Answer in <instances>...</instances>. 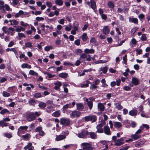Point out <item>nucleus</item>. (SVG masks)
<instances>
[{
	"label": "nucleus",
	"instance_id": "f257e3e1",
	"mask_svg": "<svg viewBox=\"0 0 150 150\" xmlns=\"http://www.w3.org/2000/svg\"><path fill=\"white\" fill-rule=\"evenodd\" d=\"M80 146L83 150H92L93 149L92 145L88 142L82 143Z\"/></svg>",
	"mask_w": 150,
	"mask_h": 150
},
{
	"label": "nucleus",
	"instance_id": "f03ea898",
	"mask_svg": "<svg viewBox=\"0 0 150 150\" xmlns=\"http://www.w3.org/2000/svg\"><path fill=\"white\" fill-rule=\"evenodd\" d=\"M83 119L87 122L91 121V122H95L97 119V117L96 116L94 115H90L88 116L85 117Z\"/></svg>",
	"mask_w": 150,
	"mask_h": 150
},
{
	"label": "nucleus",
	"instance_id": "7ed1b4c3",
	"mask_svg": "<svg viewBox=\"0 0 150 150\" xmlns=\"http://www.w3.org/2000/svg\"><path fill=\"white\" fill-rule=\"evenodd\" d=\"M102 123H100L97 125L96 127L97 130L96 131V133H102L103 132V129L102 128L103 125L105 124V122L103 120V122H101Z\"/></svg>",
	"mask_w": 150,
	"mask_h": 150
},
{
	"label": "nucleus",
	"instance_id": "20e7f679",
	"mask_svg": "<svg viewBox=\"0 0 150 150\" xmlns=\"http://www.w3.org/2000/svg\"><path fill=\"white\" fill-rule=\"evenodd\" d=\"M28 127L27 126H20L18 129L17 134L18 135L20 136L21 135L25 133V131L28 129Z\"/></svg>",
	"mask_w": 150,
	"mask_h": 150
},
{
	"label": "nucleus",
	"instance_id": "39448f33",
	"mask_svg": "<svg viewBox=\"0 0 150 150\" xmlns=\"http://www.w3.org/2000/svg\"><path fill=\"white\" fill-rule=\"evenodd\" d=\"M60 123L64 126L69 125L70 124V120L69 119L66 118H61L60 119Z\"/></svg>",
	"mask_w": 150,
	"mask_h": 150
},
{
	"label": "nucleus",
	"instance_id": "423d86ee",
	"mask_svg": "<svg viewBox=\"0 0 150 150\" xmlns=\"http://www.w3.org/2000/svg\"><path fill=\"white\" fill-rule=\"evenodd\" d=\"M36 117L34 115L33 112H31L27 115V120L29 121H32L35 119Z\"/></svg>",
	"mask_w": 150,
	"mask_h": 150
},
{
	"label": "nucleus",
	"instance_id": "0eeeda50",
	"mask_svg": "<svg viewBox=\"0 0 150 150\" xmlns=\"http://www.w3.org/2000/svg\"><path fill=\"white\" fill-rule=\"evenodd\" d=\"M88 132L87 130H83L78 134V137L80 138H84L88 134Z\"/></svg>",
	"mask_w": 150,
	"mask_h": 150
},
{
	"label": "nucleus",
	"instance_id": "6e6552de",
	"mask_svg": "<svg viewBox=\"0 0 150 150\" xmlns=\"http://www.w3.org/2000/svg\"><path fill=\"white\" fill-rule=\"evenodd\" d=\"M81 114V112L76 110L73 111L70 114V117L72 118L75 117H78L80 116Z\"/></svg>",
	"mask_w": 150,
	"mask_h": 150
},
{
	"label": "nucleus",
	"instance_id": "1a4fd4ad",
	"mask_svg": "<svg viewBox=\"0 0 150 150\" xmlns=\"http://www.w3.org/2000/svg\"><path fill=\"white\" fill-rule=\"evenodd\" d=\"M124 138H121L120 139L115 141L114 145L115 146H120L124 144L125 142L123 141Z\"/></svg>",
	"mask_w": 150,
	"mask_h": 150
},
{
	"label": "nucleus",
	"instance_id": "9d476101",
	"mask_svg": "<svg viewBox=\"0 0 150 150\" xmlns=\"http://www.w3.org/2000/svg\"><path fill=\"white\" fill-rule=\"evenodd\" d=\"M103 132L106 135H110L111 134V132L109 127L108 126H105L103 128Z\"/></svg>",
	"mask_w": 150,
	"mask_h": 150
},
{
	"label": "nucleus",
	"instance_id": "9b49d317",
	"mask_svg": "<svg viewBox=\"0 0 150 150\" xmlns=\"http://www.w3.org/2000/svg\"><path fill=\"white\" fill-rule=\"evenodd\" d=\"M96 132H88V135H89V137L93 139H96L97 138V135Z\"/></svg>",
	"mask_w": 150,
	"mask_h": 150
},
{
	"label": "nucleus",
	"instance_id": "f8f14e48",
	"mask_svg": "<svg viewBox=\"0 0 150 150\" xmlns=\"http://www.w3.org/2000/svg\"><path fill=\"white\" fill-rule=\"evenodd\" d=\"M42 128L41 127H38L35 129L36 132H38L39 135L41 136L44 135L45 133L42 130Z\"/></svg>",
	"mask_w": 150,
	"mask_h": 150
},
{
	"label": "nucleus",
	"instance_id": "ddd939ff",
	"mask_svg": "<svg viewBox=\"0 0 150 150\" xmlns=\"http://www.w3.org/2000/svg\"><path fill=\"white\" fill-rule=\"evenodd\" d=\"M66 138V137L65 135H63L62 134L56 135L55 139L57 141H59L64 139Z\"/></svg>",
	"mask_w": 150,
	"mask_h": 150
},
{
	"label": "nucleus",
	"instance_id": "4468645a",
	"mask_svg": "<svg viewBox=\"0 0 150 150\" xmlns=\"http://www.w3.org/2000/svg\"><path fill=\"white\" fill-rule=\"evenodd\" d=\"M9 22L10 23L11 25L13 27H16L18 24V21L15 19L10 20Z\"/></svg>",
	"mask_w": 150,
	"mask_h": 150
},
{
	"label": "nucleus",
	"instance_id": "2eb2a0df",
	"mask_svg": "<svg viewBox=\"0 0 150 150\" xmlns=\"http://www.w3.org/2000/svg\"><path fill=\"white\" fill-rule=\"evenodd\" d=\"M55 85L54 88L56 90H59L60 87L62 85V83L61 82L57 81L55 82L54 83Z\"/></svg>",
	"mask_w": 150,
	"mask_h": 150
},
{
	"label": "nucleus",
	"instance_id": "dca6fc26",
	"mask_svg": "<svg viewBox=\"0 0 150 150\" xmlns=\"http://www.w3.org/2000/svg\"><path fill=\"white\" fill-rule=\"evenodd\" d=\"M105 108L104 105L102 103H99L98 104V109L100 111H103Z\"/></svg>",
	"mask_w": 150,
	"mask_h": 150
},
{
	"label": "nucleus",
	"instance_id": "f3484780",
	"mask_svg": "<svg viewBox=\"0 0 150 150\" xmlns=\"http://www.w3.org/2000/svg\"><path fill=\"white\" fill-rule=\"evenodd\" d=\"M129 20L130 23H133L135 24H137L138 23V20L136 18L130 17L129 18Z\"/></svg>",
	"mask_w": 150,
	"mask_h": 150
},
{
	"label": "nucleus",
	"instance_id": "a211bd4d",
	"mask_svg": "<svg viewBox=\"0 0 150 150\" xmlns=\"http://www.w3.org/2000/svg\"><path fill=\"white\" fill-rule=\"evenodd\" d=\"M114 126L116 128H119L122 127V125L121 123L118 122H113Z\"/></svg>",
	"mask_w": 150,
	"mask_h": 150
},
{
	"label": "nucleus",
	"instance_id": "6ab92c4d",
	"mask_svg": "<svg viewBox=\"0 0 150 150\" xmlns=\"http://www.w3.org/2000/svg\"><path fill=\"white\" fill-rule=\"evenodd\" d=\"M131 137L133 139L135 140L140 138L141 136L140 134H138L135 133L131 136Z\"/></svg>",
	"mask_w": 150,
	"mask_h": 150
},
{
	"label": "nucleus",
	"instance_id": "aec40b11",
	"mask_svg": "<svg viewBox=\"0 0 150 150\" xmlns=\"http://www.w3.org/2000/svg\"><path fill=\"white\" fill-rule=\"evenodd\" d=\"M25 29L24 28H23L21 26H18L16 27L15 30L16 32H20L21 31H25Z\"/></svg>",
	"mask_w": 150,
	"mask_h": 150
},
{
	"label": "nucleus",
	"instance_id": "412c9836",
	"mask_svg": "<svg viewBox=\"0 0 150 150\" xmlns=\"http://www.w3.org/2000/svg\"><path fill=\"white\" fill-rule=\"evenodd\" d=\"M77 109L79 111H82L84 108V106L82 103H77L76 104Z\"/></svg>",
	"mask_w": 150,
	"mask_h": 150
},
{
	"label": "nucleus",
	"instance_id": "4be33fe9",
	"mask_svg": "<svg viewBox=\"0 0 150 150\" xmlns=\"http://www.w3.org/2000/svg\"><path fill=\"white\" fill-rule=\"evenodd\" d=\"M103 33L105 35L108 34L110 31L108 27V26H104L103 29Z\"/></svg>",
	"mask_w": 150,
	"mask_h": 150
},
{
	"label": "nucleus",
	"instance_id": "5701e85b",
	"mask_svg": "<svg viewBox=\"0 0 150 150\" xmlns=\"http://www.w3.org/2000/svg\"><path fill=\"white\" fill-rule=\"evenodd\" d=\"M2 29L4 33L6 34L7 33L8 35L10 34V30H9V28H8L6 26H4L2 28Z\"/></svg>",
	"mask_w": 150,
	"mask_h": 150
},
{
	"label": "nucleus",
	"instance_id": "b1692460",
	"mask_svg": "<svg viewBox=\"0 0 150 150\" xmlns=\"http://www.w3.org/2000/svg\"><path fill=\"white\" fill-rule=\"evenodd\" d=\"M84 52L86 54H93L94 52V50L92 49H89L86 48L85 49Z\"/></svg>",
	"mask_w": 150,
	"mask_h": 150
},
{
	"label": "nucleus",
	"instance_id": "393cba45",
	"mask_svg": "<svg viewBox=\"0 0 150 150\" xmlns=\"http://www.w3.org/2000/svg\"><path fill=\"white\" fill-rule=\"evenodd\" d=\"M108 6L110 8L113 9L115 7V5L113 2L109 1L108 2Z\"/></svg>",
	"mask_w": 150,
	"mask_h": 150
},
{
	"label": "nucleus",
	"instance_id": "a878e982",
	"mask_svg": "<svg viewBox=\"0 0 150 150\" xmlns=\"http://www.w3.org/2000/svg\"><path fill=\"white\" fill-rule=\"evenodd\" d=\"M137 110H132L129 112V114L132 116H134L137 115Z\"/></svg>",
	"mask_w": 150,
	"mask_h": 150
},
{
	"label": "nucleus",
	"instance_id": "bb28decb",
	"mask_svg": "<svg viewBox=\"0 0 150 150\" xmlns=\"http://www.w3.org/2000/svg\"><path fill=\"white\" fill-rule=\"evenodd\" d=\"M132 82L135 85H137L139 83V80L138 79L135 77L132 78Z\"/></svg>",
	"mask_w": 150,
	"mask_h": 150
},
{
	"label": "nucleus",
	"instance_id": "cd10ccee",
	"mask_svg": "<svg viewBox=\"0 0 150 150\" xmlns=\"http://www.w3.org/2000/svg\"><path fill=\"white\" fill-rule=\"evenodd\" d=\"M115 108L118 110L122 109L123 108V107L121 105L120 103H116L114 104Z\"/></svg>",
	"mask_w": 150,
	"mask_h": 150
},
{
	"label": "nucleus",
	"instance_id": "c85d7f7f",
	"mask_svg": "<svg viewBox=\"0 0 150 150\" xmlns=\"http://www.w3.org/2000/svg\"><path fill=\"white\" fill-rule=\"evenodd\" d=\"M91 8L93 10L95 9L96 8V5L95 1L94 0H91Z\"/></svg>",
	"mask_w": 150,
	"mask_h": 150
},
{
	"label": "nucleus",
	"instance_id": "c756f323",
	"mask_svg": "<svg viewBox=\"0 0 150 150\" xmlns=\"http://www.w3.org/2000/svg\"><path fill=\"white\" fill-rule=\"evenodd\" d=\"M68 74L66 73H62L60 74L59 76V77L62 78H66L67 77Z\"/></svg>",
	"mask_w": 150,
	"mask_h": 150
},
{
	"label": "nucleus",
	"instance_id": "7c9ffc66",
	"mask_svg": "<svg viewBox=\"0 0 150 150\" xmlns=\"http://www.w3.org/2000/svg\"><path fill=\"white\" fill-rule=\"evenodd\" d=\"M81 38L83 41H86L88 38V37L86 33H84L81 35Z\"/></svg>",
	"mask_w": 150,
	"mask_h": 150
},
{
	"label": "nucleus",
	"instance_id": "2f4dec72",
	"mask_svg": "<svg viewBox=\"0 0 150 150\" xmlns=\"http://www.w3.org/2000/svg\"><path fill=\"white\" fill-rule=\"evenodd\" d=\"M144 128H145L146 129H149V127L148 125L146 124H143L140 127V128L143 130Z\"/></svg>",
	"mask_w": 150,
	"mask_h": 150
},
{
	"label": "nucleus",
	"instance_id": "473e14b6",
	"mask_svg": "<svg viewBox=\"0 0 150 150\" xmlns=\"http://www.w3.org/2000/svg\"><path fill=\"white\" fill-rule=\"evenodd\" d=\"M86 84H81V88L87 87L88 86V84L91 83L88 80L86 81Z\"/></svg>",
	"mask_w": 150,
	"mask_h": 150
},
{
	"label": "nucleus",
	"instance_id": "72a5a7b5",
	"mask_svg": "<svg viewBox=\"0 0 150 150\" xmlns=\"http://www.w3.org/2000/svg\"><path fill=\"white\" fill-rule=\"evenodd\" d=\"M52 115L54 117H58L60 115V111H55L53 113Z\"/></svg>",
	"mask_w": 150,
	"mask_h": 150
},
{
	"label": "nucleus",
	"instance_id": "f704fd0d",
	"mask_svg": "<svg viewBox=\"0 0 150 150\" xmlns=\"http://www.w3.org/2000/svg\"><path fill=\"white\" fill-rule=\"evenodd\" d=\"M100 143L103 145H105V148H104L103 150H106L108 147V146L105 140L101 141H100Z\"/></svg>",
	"mask_w": 150,
	"mask_h": 150
},
{
	"label": "nucleus",
	"instance_id": "c9c22d12",
	"mask_svg": "<svg viewBox=\"0 0 150 150\" xmlns=\"http://www.w3.org/2000/svg\"><path fill=\"white\" fill-rule=\"evenodd\" d=\"M53 108L52 106L47 107L46 108V111L49 113H51L53 111V110L52 109Z\"/></svg>",
	"mask_w": 150,
	"mask_h": 150
},
{
	"label": "nucleus",
	"instance_id": "e433bc0d",
	"mask_svg": "<svg viewBox=\"0 0 150 150\" xmlns=\"http://www.w3.org/2000/svg\"><path fill=\"white\" fill-rule=\"evenodd\" d=\"M8 126V124L7 123L5 122L4 121L1 120L0 121V126H1L2 127H6Z\"/></svg>",
	"mask_w": 150,
	"mask_h": 150
},
{
	"label": "nucleus",
	"instance_id": "4c0bfd02",
	"mask_svg": "<svg viewBox=\"0 0 150 150\" xmlns=\"http://www.w3.org/2000/svg\"><path fill=\"white\" fill-rule=\"evenodd\" d=\"M29 74L31 75L37 76L38 74L35 71L33 70H30L29 72Z\"/></svg>",
	"mask_w": 150,
	"mask_h": 150
},
{
	"label": "nucleus",
	"instance_id": "58836bf2",
	"mask_svg": "<svg viewBox=\"0 0 150 150\" xmlns=\"http://www.w3.org/2000/svg\"><path fill=\"white\" fill-rule=\"evenodd\" d=\"M2 93L3 96L5 97H9L11 95V94L5 91H3Z\"/></svg>",
	"mask_w": 150,
	"mask_h": 150
},
{
	"label": "nucleus",
	"instance_id": "ea45409f",
	"mask_svg": "<svg viewBox=\"0 0 150 150\" xmlns=\"http://www.w3.org/2000/svg\"><path fill=\"white\" fill-rule=\"evenodd\" d=\"M100 71H102L105 74L107 71L108 68L106 67H101L100 69Z\"/></svg>",
	"mask_w": 150,
	"mask_h": 150
},
{
	"label": "nucleus",
	"instance_id": "a19ab883",
	"mask_svg": "<svg viewBox=\"0 0 150 150\" xmlns=\"http://www.w3.org/2000/svg\"><path fill=\"white\" fill-rule=\"evenodd\" d=\"M41 108H44L46 106V104L43 102H40L38 105Z\"/></svg>",
	"mask_w": 150,
	"mask_h": 150
},
{
	"label": "nucleus",
	"instance_id": "79ce46f5",
	"mask_svg": "<svg viewBox=\"0 0 150 150\" xmlns=\"http://www.w3.org/2000/svg\"><path fill=\"white\" fill-rule=\"evenodd\" d=\"M55 3L59 6H62L63 4V2L62 0H56Z\"/></svg>",
	"mask_w": 150,
	"mask_h": 150
},
{
	"label": "nucleus",
	"instance_id": "37998d69",
	"mask_svg": "<svg viewBox=\"0 0 150 150\" xmlns=\"http://www.w3.org/2000/svg\"><path fill=\"white\" fill-rule=\"evenodd\" d=\"M25 46L27 47L31 48L33 47L32 43L31 42H27L25 44Z\"/></svg>",
	"mask_w": 150,
	"mask_h": 150
},
{
	"label": "nucleus",
	"instance_id": "c03bdc74",
	"mask_svg": "<svg viewBox=\"0 0 150 150\" xmlns=\"http://www.w3.org/2000/svg\"><path fill=\"white\" fill-rule=\"evenodd\" d=\"M9 30H10L9 34L12 36L14 34V29L12 27H9Z\"/></svg>",
	"mask_w": 150,
	"mask_h": 150
},
{
	"label": "nucleus",
	"instance_id": "a18cd8bd",
	"mask_svg": "<svg viewBox=\"0 0 150 150\" xmlns=\"http://www.w3.org/2000/svg\"><path fill=\"white\" fill-rule=\"evenodd\" d=\"M87 57V55L85 53H83L81 54L79 59L80 60H82V59L86 58Z\"/></svg>",
	"mask_w": 150,
	"mask_h": 150
},
{
	"label": "nucleus",
	"instance_id": "49530a36",
	"mask_svg": "<svg viewBox=\"0 0 150 150\" xmlns=\"http://www.w3.org/2000/svg\"><path fill=\"white\" fill-rule=\"evenodd\" d=\"M87 104L89 108V109L91 110L93 106V102L92 101H88Z\"/></svg>",
	"mask_w": 150,
	"mask_h": 150
},
{
	"label": "nucleus",
	"instance_id": "de8ad7c7",
	"mask_svg": "<svg viewBox=\"0 0 150 150\" xmlns=\"http://www.w3.org/2000/svg\"><path fill=\"white\" fill-rule=\"evenodd\" d=\"M18 36L19 37V39H20L21 38H22L23 37H26V36L23 33H18Z\"/></svg>",
	"mask_w": 150,
	"mask_h": 150
},
{
	"label": "nucleus",
	"instance_id": "09e8293b",
	"mask_svg": "<svg viewBox=\"0 0 150 150\" xmlns=\"http://www.w3.org/2000/svg\"><path fill=\"white\" fill-rule=\"evenodd\" d=\"M52 49V46H46L44 48L45 50L46 51H48Z\"/></svg>",
	"mask_w": 150,
	"mask_h": 150
},
{
	"label": "nucleus",
	"instance_id": "8fccbe9b",
	"mask_svg": "<svg viewBox=\"0 0 150 150\" xmlns=\"http://www.w3.org/2000/svg\"><path fill=\"white\" fill-rule=\"evenodd\" d=\"M28 103L29 104L32 105H35L36 103L35 100L33 99L30 100Z\"/></svg>",
	"mask_w": 150,
	"mask_h": 150
},
{
	"label": "nucleus",
	"instance_id": "3c124183",
	"mask_svg": "<svg viewBox=\"0 0 150 150\" xmlns=\"http://www.w3.org/2000/svg\"><path fill=\"white\" fill-rule=\"evenodd\" d=\"M0 10L1 12L3 13H5L6 11L4 9V5H0Z\"/></svg>",
	"mask_w": 150,
	"mask_h": 150
},
{
	"label": "nucleus",
	"instance_id": "603ef678",
	"mask_svg": "<svg viewBox=\"0 0 150 150\" xmlns=\"http://www.w3.org/2000/svg\"><path fill=\"white\" fill-rule=\"evenodd\" d=\"M71 28L72 26L69 24L68 26H66L65 29L67 31H69L71 30Z\"/></svg>",
	"mask_w": 150,
	"mask_h": 150
},
{
	"label": "nucleus",
	"instance_id": "864d4df0",
	"mask_svg": "<svg viewBox=\"0 0 150 150\" xmlns=\"http://www.w3.org/2000/svg\"><path fill=\"white\" fill-rule=\"evenodd\" d=\"M20 24L22 26L24 27H26L28 25L27 23H25L23 21H21L20 22Z\"/></svg>",
	"mask_w": 150,
	"mask_h": 150
},
{
	"label": "nucleus",
	"instance_id": "5fc2aeb1",
	"mask_svg": "<svg viewBox=\"0 0 150 150\" xmlns=\"http://www.w3.org/2000/svg\"><path fill=\"white\" fill-rule=\"evenodd\" d=\"M107 61L100 60H98L96 62V64H100V63H104L106 62Z\"/></svg>",
	"mask_w": 150,
	"mask_h": 150
},
{
	"label": "nucleus",
	"instance_id": "6e6d98bb",
	"mask_svg": "<svg viewBox=\"0 0 150 150\" xmlns=\"http://www.w3.org/2000/svg\"><path fill=\"white\" fill-rule=\"evenodd\" d=\"M123 63L125 64H126L127 62V55H125V56L123 57Z\"/></svg>",
	"mask_w": 150,
	"mask_h": 150
},
{
	"label": "nucleus",
	"instance_id": "4d7b16f0",
	"mask_svg": "<svg viewBox=\"0 0 150 150\" xmlns=\"http://www.w3.org/2000/svg\"><path fill=\"white\" fill-rule=\"evenodd\" d=\"M4 8L7 11H9L10 10L11 11L12 9L10 8L9 6L7 4L4 5Z\"/></svg>",
	"mask_w": 150,
	"mask_h": 150
},
{
	"label": "nucleus",
	"instance_id": "13d9d810",
	"mask_svg": "<svg viewBox=\"0 0 150 150\" xmlns=\"http://www.w3.org/2000/svg\"><path fill=\"white\" fill-rule=\"evenodd\" d=\"M146 37L144 34H143L142 35L141 38V40L142 41H144L146 40Z\"/></svg>",
	"mask_w": 150,
	"mask_h": 150
},
{
	"label": "nucleus",
	"instance_id": "bf43d9fd",
	"mask_svg": "<svg viewBox=\"0 0 150 150\" xmlns=\"http://www.w3.org/2000/svg\"><path fill=\"white\" fill-rule=\"evenodd\" d=\"M97 86L95 84H93L91 85L90 88L91 89H94L97 88Z\"/></svg>",
	"mask_w": 150,
	"mask_h": 150
},
{
	"label": "nucleus",
	"instance_id": "052dcab7",
	"mask_svg": "<svg viewBox=\"0 0 150 150\" xmlns=\"http://www.w3.org/2000/svg\"><path fill=\"white\" fill-rule=\"evenodd\" d=\"M4 136L6 137L10 138L12 137V134H11L8 133H6L4 134Z\"/></svg>",
	"mask_w": 150,
	"mask_h": 150
},
{
	"label": "nucleus",
	"instance_id": "680f3d73",
	"mask_svg": "<svg viewBox=\"0 0 150 150\" xmlns=\"http://www.w3.org/2000/svg\"><path fill=\"white\" fill-rule=\"evenodd\" d=\"M32 145V143H29L28 145L25 146L24 147V149L25 150H26L27 149H28L29 148H30L31 146Z\"/></svg>",
	"mask_w": 150,
	"mask_h": 150
},
{
	"label": "nucleus",
	"instance_id": "e2e57ef3",
	"mask_svg": "<svg viewBox=\"0 0 150 150\" xmlns=\"http://www.w3.org/2000/svg\"><path fill=\"white\" fill-rule=\"evenodd\" d=\"M34 97L35 98H40L41 97V95L40 93H37L35 94Z\"/></svg>",
	"mask_w": 150,
	"mask_h": 150
},
{
	"label": "nucleus",
	"instance_id": "0e129e2a",
	"mask_svg": "<svg viewBox=\"0 0 150 150\" xmlns=\"http://www.w3.org/2000/svg\"><path fill=\"white\" fill-rule=\"evenodd\" d=\"M8 112L9 111L8 110L6 109H4L1 111L0 112V113L1 114L3 115L6 113Z\"/></svg>",
	"mask_w": 150,
	"mask_h": 150
},
{
	"label": "nucleus",
	"instance_id": "69168bd1",
	"mask_svg": "<svg viewBox=\"0 0 150 150\" xmlns=\"http://www.w3.org/2000/svg\"><path fill=\"white\" fill-rule=\"evenodd\" d=\"M46 5L49 8H50L52 6V4L50 2L47 1L46 2Z\"/></svg>",
	"mask_w": 150,
	"mask_h": 150
},
{
	"label": "nucleus",
	"instance_id": "338daca9",
	"mask_svg": "<svg viewBox=\"0 0 150 150\" xmlns=\"http://www.w3.org/2000/svg\"><path fill=\"white\" fill-rule=\"evenodd\" d=\"M38 86L39 88L42 89L43 90H46L47 89V87L44 86L43 85H40L39 84L38 85Z\"/></svg>",
	"mask_w": 150,
	"mask_h": 150
},
{
	"label": "nucleus",
	"instance_id": "774afa93",
	"mask_svg": "<svg viewBox=\"0 0 150 150\" xmlns=\"http://www.w3.org/2000/svg\"><path fill=\"white\" fill-rule=\"evenodd\" d=\"M12 3L13 5H16L19 3L18 0H12Z\"/></svg>",
	"mask_w": 150,
	"mask_h": 150
}]
</instances>
